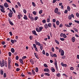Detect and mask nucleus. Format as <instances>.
Here are the masks:
<instances>
[{
	"instance_id": "ddd939ff",
	"label": "nucleus",
	"mask_w": 79,
	"mask_h": 79,
	"mask_svg": "<svg viewBox=\"0 0 79 79\" xmlns=\"http://www.w3.org/2000/svg\"><path fill=\"white\" fill-rule=\"evenodd\" d=\"M30 62L32 64H34V60L32 59H31L30 60Z\"/></svg>"
},
{
	"instance_id": "ea45409f",
	"label": "nucleus",
	"mask_w": 79,
	"mask_h": 79,
	"mask_svg": "<svg viewBox=\"0 0 79 79\" xmlns=\"http://www.w3.org/2000/svg\"><path fill=\"white\" fill-rule=\"evenodd\" d=\"M42 22L43 23H46V20L45 19H43L42 21Z\"/></svg>"
},
{
	"instance_id": "6e6552de",
	"label": "nucleus",
	"mask_w": 79,
	"mask_h": 79,
	"mask_svg": "<svg viewBox=\"0 0 79 79\" xmlns=\"http://www.w3.org/2000/svg\"><path fill=\"white\" fill-rule=\"evenodd\" d=\"M21 17H23V15H22L21 14H19V15H18V18L19 19H21Z\"/></svg>"
},
{
	"instance_id": "a18cd8bd",
	"label": "nucleus",
	"mask_w": 79,
	"mask_h": 79,
	"mask_svg": "<svg viewBox=\"0 0 79 79\" xmlns=\"http://www.w3.org/2000/svg\"><path fill=\"white\" fill-rule=\"evenodd\" d=\"M30 18L31 20H33V21L34 20V17H33L31 16L30 17Z\"/></svg>"
},
{
	"instance_id": "9b49d317",
	"label": "nucleus",
	"mask_w": 79,
	"mask_h": 79,
	"mask_svg": "<svg viewBox=\"0 0 79 79\" xmlns=\"http://www.w3.org/2000/svg\"><path fill=\"white\" fill-rule=\"evenodd\" d=\"M44 28L45 29H47L48 28V24L47 23H45L44 25Z\"/></svg>"
},
{
	"instance_id": "9d476101",
	"label": "nucleus",
	"mask_w": 79,
	"mask_h": 79,
	"mask_svg": "<svg viewBox=\"0 0 79 79\" xmlns=\"http://www.w3.org/2000/svg\"><path fill=\"white\" fill-rule=\"evenodd\" d=\"M8 21L10 25H11V26H13V25H14V24H13V23L12 22H11V20H10V19H9Z\"/></svg>"
},
{
	"instance_id": "0eeeda50",
	"label": "nucleus",
	"mask_w": 79,
	"mask_h": 79,
	"mask_svg": "<svg viewBox=\"0 0 79 79\" xmlns=\"http://www.w3.org/2000/svg\"><path fill=\"white\" fill-rule=\"evenodd\" d=\"M32 32L33 33V34H34V35H37V34L36 33V31L35 30L32 31Z\"/></svg>"
},
{
	"instance_id": "393cba45",
	"label": "nucleus",
	"mask_w": 79,
	"mask_h": 79,
	"mask_svg": "<svg viewBox=\"0 0 79 79\" xmlns=\"http://www.w3.org/2000/svg\"><path fill=\"white\" fill-rule=\"evenodd\" d=\"M35 72L36 73H37V72H38L39 71V69H38V67H36L35 68Z\"/></svg>"
},
{
	"instance_id": "dca6fc26",
	"label": "nucleus",
	"mask_w": 79,
	"mask_h": 79,
	"mask_svg": "<svg viewBox=\"0 0 79 79\" xmlns=\"http://www.w3.org/2000/svg\"><path fill=\"white\" fill-rule=\"evenodd\" d=\"M56 76L57 77H61V74L60 73H57L56 74Z\"/></svg>"
},
{
	"instance_id": "5fc2aeb1",
	"label": "nucleus",
	"mask_w": 79,
	"mask_h": 79,
	"mask_svg": "<svg viewBox=\"0 0 79 79\" xmlns=\"http://www.w3.org/2000/svg\"><path fill=\"white\" fill-rule=\"evenodd\" d=\"M23 12L24 13H25L26 14V9H23Z\"/></svg>"
},
{
	"instance_id": "8fccbe9b",
	"label": "nucleus",
	"mask_w": 79,
	"mask_h": 79,
	"mask_svg": "<svg viewBox=\"0 0 79 79\" xmlns=\"http://www.w3.org/2000/svg\"><path fill=\"white\" fill-rule=\"evenodd\" d=\"M33 13L34 15H36V14H37V12L35 11H34L33 12Z\"/></svg>"
},
{
	"instance_id": "2f4dec72",
	"label": "nucleus",
	"mask_w": 79,
	"mask_h": 79,
	"mask_svg": "<svg viewBox=\"0 0 79 79\" xmlns=\"http://www.w3.org/2000/svg\"><path fill=\"white\" fill-rule=\"evenodd\" d=\"M45 75L46 76H50V74L48 73H44Z\"/></svg>"
},
{
	"instance_id": "a19ab883",
	"label": "nucleus",
	"mask_w": 79,
	"mask_h": 79,
	"mask_svg": "<svg viewBox=\"0 0 79 79\" xmlns=\"http://www.w3.org/2000/svg\"><path fill=\"white\" fill-rule=\"evenodd\" d=\"M44 66L45 68H48V66L46 64H44Z\"/></svg>"
},
{
	"instance_id": "473e14b6",
	"label": "nucleus",
	"mask_w": 79,
	"mask_h": 79,
	"mask_svg": "<svg viewBox=\"0 0 79 79\" xmlns=\"http://www.w3.org/2000/svg\"><path fill=\"white\" fill-rule=\"evenodd\" d=\"M12 11H13V12H14V13H15L16 11H15V9L14 8V7H12Z\"/></svg>"
},
{
	"instance_id": "864d4df0",
	"label": "nucleus",
	"mask_w": 79,
	"mask_h": 79,
	"mask_svg": "<svg viewBox=\"0 0 79 79\" xmlns=\"http://www.w3.org/2000/svg\"><path fill=\"white\" fill-rule=\"evenodd\" d=\"M62 59H64L66 58V56H64L61 57Z\"/></svg>"
},
{
	"instance_id": "f704fd0d",
	"label": "nucleus",
	"mask_w": 79,
	"mask_h": 79,
	"mask_svg": "<svg viewBox=\"0 0 79 79\" xmlns=\"http://www.w3.org/2000/svg\"><path fill=\"white\" fill-rule=\"evenodd\" d=\"M8 69H11V65H10V64H8Z\"/></svg>"
},
{
	"instance_id": "aec40b11",
	"label": "nucleus",
	"mask_w": 79,
	"mask_h": 79,
	"mask_svg": "<svg viewBox=\"0 0 79 79\" xmlns=\"http://www.w3.org/2000/svg\"><path fill=\"white\" fill-rule=\"evenodd\" d=\"M24 19H25L26 20H27V16L26 15H24V17L23 18Z\"/></svg>"
},
{
	"instance_id": "338daca9",
	"label": "nucleus",
	"mask_w": 79,
	"mask_h": 79,
	"mask_svg": "<svg viewBox=\"0 0 79 79\" xmlns=\"http://www.w3.org/2000/svg\"><path fill=\"white\" fill-rule=\"evenodd\" d=\"M33 45L34 48H36V45H35V44H33Z\"/></svg>"
},
{
	"instance_id": "f03ea898",
	"label": "nucleus",
	"mask_w": 79,
	"mask_h": 79,
	"mask_svg": "<svg viewBox=\"0 0 79 79\" xmlns=\"http://www.w3.org/2000/svg\"><path fill=\"white\" fill-rule=\"evenodd\" d=\"M0 7H1L0 10L2 13H5V9H4V7L3 6L0 5Z\"/></svg>"
},
{
	"instance_id": "1a4fd4ad",
	"label": "nucleus",
	"mask_w": 79,
	"mask_h": 79,
	"mask_svg": "<svg viewBox=\"0 0 79 79\" xmlns=\"http://www.w3.org/2000/svg\"><path fill=\"white\" fill-rule=\"evenodd\" d=\"M58 11V9L57 8H56L54 10V12L55 13H57Z\"/></svg>"
},
{
	"instance_id": "58836bf2",
	"label": "nucleus",
	"mask_w": 79,
	"mask_h": 79,
	"mask_svg": "<svg viewBox=\"0 0 79 79\" xmlns=\"http://www.w3.org/2000/svg\"><path fill=\"white\" fill-rule=\"evenodd\" d=\"M73 29L74 31H75V32H78V30L76 28H74Z\"/></svg>"
},
{
	"instance_id": "a878e982",
	"label": "nucleus",
	"mask_w": 79,
	"mask_h": 79,
	"mask_svg": "<svg viewBox=\"0 0 79 79\" xmlns=\"http://www.w3.org/2000/svg\"><path fill=\"white\" fill-rule=\"evenodd\" d=\"M63 38H67V36H66V34H65L64 33V34L63 35Z\"/></svg>"
},
{
	"instance_id": "052dcab7",
	"label": "nucleus",
	"mask_w": 79,
	"mask_h": 79,
	"mask_svg": "<svg viewBox=\"0 0 79 79\" xmlns=\"http://www.w3.org/2000/svg\"><path fill=\"white\" fill-rule=\"evenodd\" d=\"M42 11H43V10H41L39 12V14H41V13H42Z\"/></svg>"
},
{
	"instance_id": "2eb2a0df",
	"label": "nucleus",
	"mask_w": 79,
	"mask_h": 79,
	"mask_svg": "<svg viewBox=\"0 0 79 79\" xmlns=\"http://www.w3.org/2000/svg\"><path fill=\"white\" fill-rule=\"evenodd\" d=\"M4 6L5 7L7 8V7H8V5L7 3H5L4 4Z\"/></svg>"
},
{
	"instance_id": "f8f14e48",
	"label": "nucleus",
	"mask_w": 79,
	"mask_h": 79,
	"mask_svg": "<svg viewBox=\"0 0 79 79\" xmlns=\"http://www.w3.org/2000/svg\"><path fill=\"white\" fill-rule=\"evenodd\" d=\"M71 40L73 42H75V37H73L71 39Z\"/></svg>"
},
{
	"instance_id": "7ed1b4c3",
	"label": "nucleus",
	"mask_w": 79,
	"mask_h": 79,
	"mask_svg": "<svg viewBox=\"0 0 79 79\" xmlns=\"http://www.w3.org/2000/svg\"><path fill=\"white\" fill-rule=\"evenodd\" d=\"M59 52V53H61L60 55H61V56H64V51H63L62 49H60Z\"/></svg>"
},
{
	"instance_id": "e2e57ef3",
	"label": "nucleus",
	"mask_w": 79,
	"mask_h": 79,
	"mask_svg": "<svg viewBox=\"0 0 79 79\" xmlns=\"http://www.w3.org/2000/svg\"><path fill=\"white\" fill-rule=\"evenodd\" d=\"M15 65L16 66H19V64H18L16 63H15Z\"/></svg>"
},
{
	"instance_id": "4d7b16f0",
	"label": "nucleus",
	"mask_w": 79,
	"mask_h": 79,
	"mask_svg": "<svg viewBox=\"0 0 79 79\" xmlns=\"http://www.w3.org/2000/svg\"><path fill=\"white\" fill-rule=\"evenodd\" d=\"M64 34L63 33H61L60 34V37H62L63 36V35Z\"/></svg>"
},
{
	"instance_id": "72a5a7b5",
	"label": "nucleus",
	"mask_w": 79,
	"mask_h": 79,
	"mask_svg": "<svg viewBox=\"0 0 79 79\" xmlns=\"http://www.w3.org/2000/svg\"><path fill=\"white\" fill-rule=\"evenodd\" d=\"M32 73H33V75H35V71L34 70H32Z\"/></svg>"
},
{
	"instance_id": "5701e85b",
	"label": "nucleus",
	"mask_w": 79,
	"mask_h": 79,
	"mask_svg": "<svg viewBox=\"0 0 79 79\" xmlns=\"http://www.w3.org/2000/svg\"><path fill=\"white\" fill-rule=\"evenodd\" d=\"M48 26L49 27H52V23H49L48 24Z\"/></svg>"
},
{
	"instance_id": "4c0bfd02",
	"label": "nucleus",
	"mask_w": 79,
	"mask_h": 79,
	"mask_svg": "<svg viewBox=\"0 0 79 79\" xmlns=\"http://www.w3.org/2000/svg\"><path fill=\"white\" fill-rule=\"evenodd\" d=\"M65 26L66 27H71V26H69V25H68V24H65Z\"/></svg>"
},
{
	"instance_id": "3c124183",
	"label": "nucleus",
	"mask_w": 79,
	"mask_h": 79,
	"mask_svg": "<svg viewBox=\"0 0 79 79\" xmlns=\"http://www.w3.org/2000/svg\"><path fill=\"white\" fill-rule=\"evenodd\" d=\"M11 63V59H8V64H10V63Z\"/></svg>"
},
{
	"instance_id": "774afa93",
	"label": "nucleus",
	"mask_w": 79,
	"mask_h": 79,
	"mask_svg": "<svg viewBox=\"0 0 79 79\" xmlns=\"http://www.w3.org/2000/svg\"><path fill=\"white\" fill-rule=\"evenodd\" d=\"M2 45H5V41L2 42Z\"/></svg>"
},
{
	"instance_id": "603ef678",
	"label": "nucleus",
	"mask_w": 79,
	"mask_h": 79,
	"mask_svg": "<svg viewBox=\"0 0 79 79\" xmlns=\"http://www.w3.org/2000/svg\"><path fill=\"white\" fill-rule=\"evenodd\" d=\"M60 39L61 41H64V39L63 38H60Z\"/></svg>"
},
{
	"instance_id": "c9c22d12",
	"label": "nucleus",
	"mask_w": 79,
	"mask_h": 79,
	"mask_svg": "<svg viewBox=\"0 0 79 79\" xmlns=\"http://www.w3.org/2000/svg\"><path fill=\"white\" fill-rule=\"evenodd\" d=\"M1 73V75H3V70H2V69L1 70V73Z\"/></svg>"
},
{
	"instance_id": "bb28decb",
	"label": "nucleus",
	"mask_w": 79,
	"mask_h": 79,
	"mask_svg": "<svg viewBox=\"0 0 79 79\" xmlns=\"http://www.w3.org/2000/svg\"><path fill=\"white\" fill-rule=\"evenodd\" d=\"M67 10L69 11L71 10V8H70L69 6H68L67 7Z\"/></svg>"
},
{
	"instance_id": "bf43d9fd",
	"label": "nucleus",
	"mask_w": 79,
	"mask_h": 79,
	"mask_svg": "<svg viewBox=\"0 0 79 79\" xmlns=\"http://www.w3.org/2000/svg\"><path fill=\"white\" fill-rule=\"evenodd\" d=\"M53 26L55 28H56V26H55V23H53Z\"/></svg>"
},
{
	"instance_id": "6ab92c4d",
	"label": "nucleus",
	"mask_w": 79,
	"mask_h": 79,
	"mask_svg": "<svg viewBox=\"0 0 79 79\" xmlns=\"http://www.w3.org/2000/svg\"><path fill=\"white\" fill-rule=\"evenodd\" d=\"M44 29V27H39V29L40 32V31H42V29Z\"/></svg>"
},
{
	"instance_id": "4468645a",
	"label": "nucleus",
	"mask_w": 79,
	"mask_h": 79,
	"mask_svg": "<svg viewBox=\"0 0 79 79\" xmlns=\"http://www.w3.org/2000/svg\"><path fill=\"white\" fill-rule=\"evenodd\" d=\"M68 19L69 20H71L72 19V17L71 15H69L68 16Z\"/></svg>"
},
{
	"instance_id": "09e8293b",
	"label": "nucleus",
	"mask_w": 79,
	"mask_h": 79,
	"mask_svg": "<svg viewBox=\"0 0 79 79\" xmlns=\"http://www.w3.org/2000/svg\"><path fill=\"white\" fill-rule=\"evenodd\" d=\"M4 77L5 78L6 77V73H4L3 75Z\"/></svg>"
},
{
	"instance_id": "37998d69",
	"label": "nucleus",
	"mask_w": 79,
	"mask_h": 79,
	"mask_svg": "<svg viewBox=\"0 0 79 79\" xmlns=\"http://www.w3.org/2000/svg\"><path fill=\"white\" fill-rule=\"evenodd\" d=\"M76 15L77 18H79V14L78 13H77L76 14Z\"/></svg>"
},
{
	"instance_id": "20e7f679",
	"label": "nucleus",
	"mask_w": 79,
	"mask_h": 79,
	"mask_svg": "<svg viewBox=\"0 0 79 79\" xmlns=\"http://www.w3.org/2000/svg\"><path fill=\"white\" fill-rule=\"evenodd\" d=\"M54 64H55L56 70H57V71H58V66L57 65V61H56V60H55Z\"/></svg>"
},
{
	"instance_id": "e433bc0d",
	"label": "nucleus",
	"mask_w": 79,
	"mask_h": 79,
	"mask_svg": "<svg viewBox=\"0 0 79 79\" xmlns=\"http://www.w3.org/2000/svg\"><path fill=\"white\" fill-rule=\"evenodd\" d=\"M11 52L12 53H14L15 52V49H14V48H12L11 49Z\"/></svg>"
},
{
	"instance_id": "a211bd4d",
	"label": "nucleus",
	"mask_w": 79,
	"mask_h": 79,
	"mask_svg": "<svg viewBox=\"0 0 79 79\" xmlns=\"http://www.w3.org/2000/svg\"><path fill=\"white\" fill-rule=\"evenodd\" d=\"M34 55L35 57L37 58V59H39V56H38V55H37V53H34Z\"/></svg>"
},
{
	"instance_id": "de8ad7c7",
	"label": "nucleus",
	"mask_w": 79,
	"mask_h": 79,
	"mask_svg": "<svg viewBox=\"0 0 79 79\" xmlns=\"http://www.w3.org/2000/svg\"><path fill=\"white\" fill-rule=\"evenodd\" d=\"M68 10H65L64 11V13H65V14H67V13H68Z\"/></svg>"
},
{
	"instance_id": "0e129e2a",
	"label": "nucleus",
	"mask_w": 79,
	"mask_h": 79,
	"mask_svg": "<svg viewBox=\"0 0 79 79\" xmlns=\"http://www.w3.org/2000/svg\"><path fill=\"white\" fill-rule=\"evenodd\" d=\"M20 70V69L19 68H17L16 69V71H19Z\"/></svg>"
},
{
	"instance_id": "412c9836",
	"label": "nucleus",
	"mask_w": 79,
	"mask_h": 79,
	"mask_svg": "<svg viewBox=\"0 0 79 79\" xmlns=\"http://www.w3.org/2000/svg\"><path fill=\"white\" fill-rule=\"evenodd\" d=\"M19 60L20 61V62L21 63V64H24V63H23V60H22V59H20Z\"/></svg>"
},
{
	"instance_id": "c03bdc74",
	"label": "nucleus",
	"mask_w": 79,
	"mask_h": 79,
	"mask_svg": "<svg viewBox=\"0 0 79 79\" xmlns=\"http://www.w3.org/2000/svg\"><path fill=\"white\" fill-rule=\"evenodd\" d=\"M32 5L33 6H35L36 5H35V3L33 2H32Z\"/></svg>"
},
{
	"instance_id": "69168bd1",
	"label": "nucleus",
	"mask_w": 79,
	"mask_h": 79,
	"mask_svg": "<svg viewBox=\"0 0 79 79\" xmlns=\"http://www.w3.org/2000/svg\"><path fill=\"white\" fill-rule=\"evenodd\" d=\"M52 21L53 23H55V22H56V19H52Z\"/></svg>"
},
{
	"instance_id": "f257e3e1",
	"label": "nucleus",
	"mask_w": 79,
	"mask_h": 79,
	"mask_svg": "<svg viewBox=\"0 0 79 79\" xmlns=\"http://www.w3.org/2000/svg\"><path fill=\"white\" fill-rule=\"evenodd\" d=\"M2 61L0 60V64L1 67H3V66H5V62H4V60L2 59Z\"/></svg>"
},
{
	"instance_id": "4be33fe9",
	"label": "nucleus",
	"mask_w": 79,
	"mask_h": 79,
	"mask_svg": "<svg viewBox=\"0 0 79 79\" xmlns=\"http://www.w3.org/2000/svg\"><path fill=\"white\" fill-rule=\"evenodd\" d=\"M55 42H56V44H57L58 45H59V44H60V42H59V41L58 40H55Z\"/></svg>"
},
{
	"instance_id": "13d9d810",
	"label": "nucleus",
	"mask_w": 79,
	"mask_h": 79,
	"mask_svg": "<svg viewBox=\"0 0 79 79\" xmlns=\"http://www.w3.org/2000/svg\"><path fill=\"white\" fill-rule=\"evenodd\" d=\"M56 13H57V15H61V13L59 11L57 12Z\"/></svg>"
},
{
	"instance_id": "6e6d98bb",
	"label": "nucleus",
	"mask_w": 79,
	"mask_h": 79,
	"mask_svg": "<svg viewBox=\"0 0 79 79\" xmlns=\"http://www.w3.org/2000/svg\"><path fill=\"white\" fill-rule=\"evenodd\" d=\"M56 57V55L55 54H54L53 55L52 57Z\"/></svg>"
},
{
	"instance_id": "39448f33",
	"label": "nucleus",
	"mask_w": 79,
	"mask_h": 79,
	"mask_svg": "<svg viewBox=\"0 0 79 79\" xmlns=\"http://www.w3.org/2000/svg\"><path fill=\"white\" fill-rule=\"evenodd\" d=\"M10 13L8 14V16L10 18L12 17V15H13V11L11 10V9H9Z\"/></svg>"
},
{
	"instance_id": "cd10ccee",
	"label": "nucleus",
	"mask_w": 79,
	"mask_h": 79,
	"mask_svg": "<svg viewBox=\"0 0 79 79\" xmlns=\"http://www.w3.org/2000/svg\"><path fill=\"white\" fill-rule=\"evenodd\" d=\"M56 24H57V26H58L60 24V22H59L58 21H57L56 22Z\"/></svg>"
},
{
	"instance_id": "79ce46f5",
	"label": "nucleus",
	"mask_w": 79,
	"mask_h": 79,
	"mask_svg": "<svg viewBox=\"0 0 79 79\" xmlns=\"http://www.w3.org/2000/svg\"><path fill=\"white\" fill-rule=\"evenodd\" d=\"M38 19V17H35L34 18V20L35 21H37V19Z\"/></svg>"
},
{
	"instance_id": "f3484780",
	"label": "nucleus",
	"mask_w": 79,
	"mask_h": 79,
	"mask_svg": "<svg viewBox=\"0 0 79 79\" xmlns=\"http://www.w3.org/2000/svg\"><path fill=\"white\" fill-rule=\"evenodd\" d=\"M44 71L46 72H48V71H49V69H48L46 68L44 69Z\"/></svg>"
},
{
	"instance_id": "423d86ee",
	"label": "nucleus",
	"mask_w": 79,
	"mask_h": 79,
	"mask_svg": "<svg viewBox=\"0 0 79 79\" xmlns=\"http://www.w3.org/2000/svg\"><path fill=\"white\" fill-rule=\"evenodd\" d=\"M35 42L36 45H38V46H40V43L38 42L37 40L35 41Z\"/></svg>"
},
{
	"instance_id": "b1692460",
	"label": "nucleus",
	"mask_w": 79,
	"mask_h": 79,
	"mask_svg": "<svg viewBox=\"0 0 79 79\" xmlns=\"http://www.w3.org/2000/svg\"><path fill=\"white\" fill-rule=\"evenodd\" d=\"M17 4L20 7H21V4L19 3V2H17Z\"/></svg>"
},
{
	"instance_id": "c85d7f7f",
	"label": "nucleus",
	"mask_w": 79,
	"mask_h": 79,
	"mask_svg": "<svg viewBox=\"0 0 79 79\" xmlns=\"http://www.w3.org/2000/svg\"><path fill=\"white\" fill-rule=\"evenodd\" d=\"M51 69V71L52 72H53V73H55V69Z\"/></svg>"
},
{
	"instance_id": "680f3d73",
	"label": "nucleus",
	"mask_w": 79,
	"mask_h": 79,
	"mask_svg": "<svg viewBox=\"0 0 79 79\" xmlns=\"http://www.w3.org/2000/svg\"><path fill=\"white\" fill-rule=\"evenodd\" d=\"M30 40H32V39H33V37H32V36H30Z\"/></svg>"
},
{
	"instance_id": "7c9ffc66",
	"label": "nucleus",
	"mask_w": 79,
	"mask_h": 79,
	"mask_svg": "<svg viewBox=\"0 0 79 79\" xmlns=\"http://www.w3.org/2000/svg\"><path fill=\"white\" fill-rule=\"evenodd\" d=\"M50 19L49 18H48L47 19L46 21L47 23H50Z\"/></svg>"
},
{
	"instance_id": "49530a36",
	"label": "nucleus",
	"mask_w": 79,
	"mask_h": 79,
	"mask_svg": "<svg viewBox=\"0 0 79 79\" xmlns=\"http://www.w3.org/2000/svg\"><path fill=\"white\" fill-rule=\"evenodd\" d=\"M74 22L75 23H77V24H79V21H78V20H75Z\"/></svg>"
},
{
	"instance_id": "c756f323",
	"label": "nucleus",
	"mask_w": 79,
	"mask_h": 79,
	"mask_svg": "<svg viewBox=\"0 0 79 79\" xmlns=\"http://www.w3.org/2000/svg\"><path fill=\"white\" fill-rule=\"evenodd\" d=\"M36 31L38 32H40V30H39V28L38 27H36Z\"/></svg>"
}]
</instances>
